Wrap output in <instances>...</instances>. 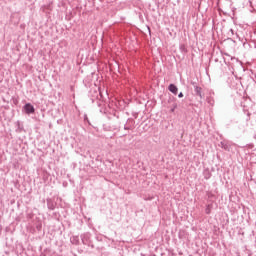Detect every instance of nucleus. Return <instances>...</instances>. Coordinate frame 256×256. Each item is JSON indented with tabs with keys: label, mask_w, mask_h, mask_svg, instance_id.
I'll list each match as a JSON object with an SVG mask.
<instances>
[{
	"label": "nucleus",
	"mask_w": 256,
	"mask_h": 256,
	"mask_svg": "<svg viewBox=\"0 0 256 256\" xmlns=\"http://www.w3.org/2000/svg\"><path fill=\"white\" fill-rule=\"evenodd\" d=\"M24 110H25V113H27V115H31V113H35V107H33L31 103H27L24 106Z\"/></svg>",
	"instance_id": "f257e3e1"
},
{
	"label": "nucleus",
	"mask_w": 256,
	"mask_h": 256,
	"mask_svg": "<svg viewBox=\"0 0 256 256\" xmlns=\"http://www.w3.org/2000/svg\"><path fill=\"white\" fill-rule=\"evenodd\" d=\"M179 98L183 97V92H180L178 95Z\"/></svg>",
	"instance_id": "39448f33"
},
{
	"label": "nucleus",
	"mask_w": 256,
	"mask_h": 256,
	"mask_svg": "<svg viewBox=\"0 0 256 256\" xmlns=\"http://www.w3.org/2000/svg\"><path fill=\"white\" fill-rule=\"evenodd\" d=\"M169 91L171 93H173L174 95H177V91H179V89L177 88V86H175L174 84H170L168 87Z\"/></svg>",
	"instance_id": "f03ea898"
},
{
	"label": "nucleus",
	"mask_w": 256,
	"mask_h": 256,
	"mask_svg": "<svg viewBox=\"0 0 256 256\" xmlns=\"http://www.w3.org/2000/svg\"><path fill=\"white\" fill-rule=\"evenodd\" d=\"M206 213H207V215H209V213H211V209H206Z\"/></svg>",
	"instance_id": "20e7f679"
},
{
	"label": "nucleus",
	"mask_w": 256,
	"mask_h": 256,
	"mask_svg": "<svg viewBox=\"0 0 256 256\" xmlns=\"http://www.w3.org/2000/svg\"><path fill=\"white\" fill-rule=\"evenodd\" d=\"M177 109V105L174 106V108L171 109V112L173 113Z\"/></svg>",
	"instance_id": "7ed1b4c3"
}]
</instances>
